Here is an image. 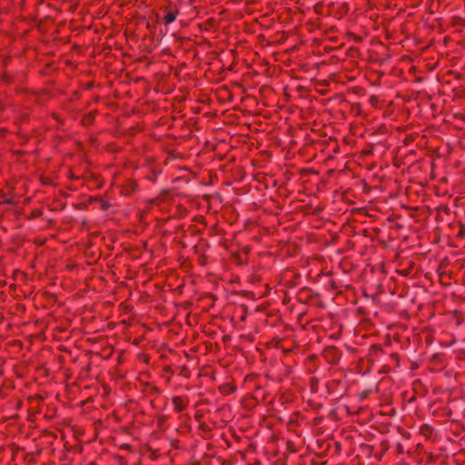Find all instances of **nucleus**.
Here are the masks:
<instances>
[{
  "label": "nucleus",
  "mask_w": 465,
  "mask_h": 465,
  "mask_svg": "<svg viewBox=\"0 0 465 465\" xmlns=\"http://www.w3.org/2000/svg\"><path fill=\"white\" fill-rule=\"evenodd\" d=\"M165 23L166 24H170L172 22H173L175 20V15H173V13H168L166 15H165Z\"/></svg>",
  "instance_id": "1"
}]
</instances>
